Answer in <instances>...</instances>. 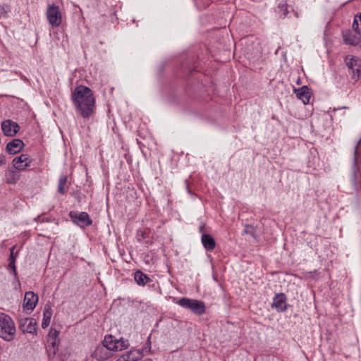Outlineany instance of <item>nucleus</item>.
Masks as SVG:
<instances>
[{"mask_svg":"<svg viewBox=\"0 0 361 361\" xmlns=\"http://www.w3.org/2000/svg\"><path fill=\"white\" fill-rule=\"evenodd\" d=\"M16 334V326L13 319L7 314L0 312V337L5 341H12Z\"/></svg>","mask_w":361,"mask_h":361,"instance_id":"obj_2","label":"nucleus"},{"mask_svg":"<svg viewBox=\"0 0 361 361\" xmlns=\"http://www.w3.org/2000/svg\"><path fill=\"white\" fill-rule=\"evenodd\" d=\"M69 216L72 221L80 227L84 228L92 224V221L87 212L71 211L69 212Z\"/></svg>","mask_w":361,"mask_h":361,"instance_id":"obj_6","label":"nucleus"},{"mask_svg":"<svg viewBox=\"0 0 361 361\" xmlns=\"http://www.w3.org/2000/svg\"><path fill=\"white\" fill-rule=\"evenodd\" d=\"M244 232L245 233L250 234V235H254V227L252 226L246 225Z\"/></svg>","mask_w":361,"mask_h":361,"instance_id":"obj_30","label":"nucleus"},{"mask_svg":"<svg viewBox=\"0 0 361 361\" xmlns=\"http://www.w3.org/2000/svg\"><path fill=\"white\" fill-rule=\"evenodd\" d=\"M272 307L276 308L278 312H283L287 310L286 297L283 293L276 294L274 299Z\"/></svg>","mask_w":361,"mask_h":361,"instance_id":"obj_12","label":"nucleus"},{"mask_svg":"<svg viewBox=\"0 0 361 361\" xmlns=\"http://www.w3.org/2000/svg\"><path fill=\"white\" fill-rule=\"evenodd\" d=\"M353 27L355 31L360 32L361 34V13L357 14L355 16Z\"/></svg>","mask_w":361,"mask_h":361,"instance_id":"obj_25","label":"nucleus"},{"mask_svg":"<svg viewBox=\"0 0 361 361\" xmlns=\"http://www.w3.org/2000/svg\"><path fill=\"white\" fill-rule=\"evenodd\" d=\"M8 11V7L6 5H0V16H6Z\"/></svg>","mask_w":361,"mask_h":361,"instance_id":"obj_29","label":"nucleus"},{"mask_svg":"<svg viewBox=\"0 0 361 361\" xmlns=\"http://www.w3.org/2000/svg\"><path fill=\"white\" fill-rule=\"evenodd\" d=\"M147 233L143 231H138L137 233V239L139 242H140L142 239L147 238Z\"/></svg>","mask_w":361,"mask_h":361,"instance_id":"obj_27","label":"nucleus"},{"mask_svg":"<svg viewBox=\"0 0 361 361\" xmlns=\"http://www.w3.org/2000/svg\"><path fill=\"white\" fill-rule=\"evenodd\" d=\"M178 304L183 308L191 310L194 314L197 315H201L205 312L204 303L200 300L182 298L179 299Z\"/></svg>","mask_w":361,"mask_h":361,"instance_id":"obj_4","label":"nucleus"},{"mask_svg":"<svg viewBox=\"0 0 361 361\" xmlns=\"http://www.w3.org/2000/svg\"><path fill=\"white\" fill-rule=\"evenodd\" d=\"M144 361H152V360L150 358H147V359H145Z\"/></svg>","mask_w":361,"mask_h":361,"instance_id":"obj_32","label":"nucleus"},{"mask_svg":"<svg viewBox=\"0 0 361 361\" xmlns=\"http://www.w3.org/2000/svg\"><path fill=\"white\" fill-rule=\"evenodd\" d=\"M8 267L12 269L13 274L15 277H17V271H16V261L10 260L8 261Z\"/></svg>","mask_w":361,"mask_h":361,"instance_id":"obj_28","label":"nucleus"},{"mask_svg":"<svg viewBox=\"0 0 361 361\" xmlns=\"http://www.w3.org/2000/svg\"><path fill=\"white\" fill-rule=\"evenodd\" d=\"M52 316V311L49 306H46L43 311V319L42 322V327L46 329L50 324L51 318Z\"/></svg>","mask_w":361,"mask_h":361,"instance_id":"obj_21","label":"nucleus"},{"mask_svg":"<svg viewBox=\"0 0 361 361\" xmlns=\"http://www.w3.org/2000/svg\"><path fill=\"white\" fill-rule=\"evenodd\" d=\"M54 340H60L59 339V332L54 329H50L49 332L48 334L47 341H54Z\"/></svg>","mask_w":361,"mask_h":361,"instance_id":"obj_26","label":"nucleus"},{"mask_svg":"<svg viewBox=\"0 0 361 361\" xmlns=\"http://www.w3.org/2000/svg\"><path fill=\"white\" fill-rule=\"evenodd\" d=\"M46 16L52 27H59L63 22V14L59 6L51 4L47 6Z\"/></svg>","mask_w":361,"mask_h":361,"instance_id":"obj_5","label":"nucleus"},{"mask_svg":"<svg viewBox=\"0 0 361 361\" xmlns=\"http://www.w3.org/2000/svg\"><path fill=\"white\" fill-rule=\"evenodd\" d=\"M294 92L296 94L297 97L302 100L304 104H307L310 103L311 91L307 86L305 85L299 89H295Z\"/></svg>","mask_w":361,"mask_h":361,"instance_id":"obj_14","label":"nucleus"},{"mask_svg":"<svg viewBox=\"0 0 361 361\" xmlns=\"http://www.w3.org/2000/svg\"><path fill=\"white\" fill-rule=\"evenodd\" d=\"M38 302V296L32 291L26 292L23 300V307L27 310H33Z\"/></svg>","mask_w":361,"mask_h":361,"instance_id":"obj_10","label":"nucleus"},{"mask_svg":"<svg viewBox=\"0 0 361 361\" xmlns=\"http://www.w3.org/2000/svg\"><path fill=\"white\" fill-rule=\"evenodd\" d=\"M360 35L361 34L357 31L354 32L348 31L343 35L344 42L346 44L356 45L360 42Z\"/></svg>","mask_w":361,"mask_h":361,"instance_id":"obj_15","label":"nucleus"},{"mask_svg":"<svg viewBox=\"0 0 361 361\" xmlns=\"http://www.w3.org/2000/svg\"><path fill=\"white\" fill-rule=\"evenodd\" d=\"M102 343L105 348L109 351H121L126 349L129 346L128 340L123 338L116 339L110 334L105 336Z\"/></svg>","mask_w":361,"mask_h":361,"instance_id":"obj_3","label":"nucleus"},{"mask_svg":"<svg viewBox=\"0 0 361 361\" xmlns=\"http://www.w3.org/2000/svg\"><path fill=\"white\" fill-rule=\"evenodd\" d=\"M201 241L207 250L212 251L214 250L216 241L210 234H203L201 237Z\"/></svg>","mask_w":361,"mask_h":361,"instance_id":"obj_17","label":"nucleus"},{"mask_svg":"<svg viewBox=\"0 0 361 361\" xmlns=\"http://www.w3.org/2000/svg\"><path fill=\"white\" fill-rule=\"evenodd\" d=\"M31 159L29 155L23 154L13 160V166L17 170H24L29 166Z\"/></svg>","mask_w":361,"mask_h":361,"instance_id":"obj_11","label":"nucleus"},{"mask_svg":"<svg viewBox=\"0 0 361 361\" xmlns=\"http://www.w3.org/2000/svg\"><path fill=\"white\" fill-rule=\"evenodd\" d=\"M71 101L82 118H88L94 113L95 99L93 92L88 87L77 86L71 94Z\"/></svg>","mask_w":361,"mask_h":361,"instance_id":"obj_1","label":"nucleus"},{"mask_svg":"<svg viewBox=\"0 0 361 361\" xmlns=\"http://www.w3.org/2000/svg\"><path fill=\"white\" fill-rule=\"evenodd\" d=\"M47 350L48 356L53 358L59 350L60 340L47 341Z\"/></svg>","mask_w":361,"mask_h":361,"instance_id":"obj_18","label":"nucleus"},{"mask_svg":"<svg viewBox=\"0 0 361 361\" xmlns=\"http://www.w3.org/2000/svg\"><path fill=\"white\" fill-rule=\"evenodd\" d=\"M68 180V178L66 176H61L59 180V184H58V192L61 194L64 195L66 193V183Z\"/></svg>","mask_w":361,"mask_h":361,"instance_id":"obj_24","label":"nucleus"},{"mask_svg":"<svg viewBox=\"0 0 361 361\" xmlns=\"http://www.w3.org/2000/svg\"><path fill=\"white\" fill-rule=\"evenodd\" d=\"M14 250H15V246H13L11 249V254H10V257L8 258V261L10 260H13V261H16V257H17V252L16 255H14Z\"/></svg>","mask_w":361,"mask_h":361,"instance_id":"obj_31","label":"nucleus"},{"mask_svg":"<svg viewBox=\"0 0 361 361\" xmlns=\"http://www.w3.org/2000/svg\"><path fill=\"white\" fill-rule=\"evenodd\" d=\"M24 143L20 139H13L6 145V152L11 154L20 152L24 147Z\"/></svg>","mask_w":361,"mask_h":361,"instance_id":"obj_13","label":"nucleus"},{"mask_svg":"<svg viewBox=\"0 0 361 361\" xmlns=\"http://www.w3.org/2000/svg\"><path fill=\"white\" fill-rule=\"evenodd\" d=\"M277 8V11L279 13H281V17L282 18H285L288 13V5L284 0H281L279 1Z\"/></svg>","mask_w":361,"mask_h":361,"instance_id":"obj_23","label":"nucleus"},{"mask_svg":"<svg viewBox=\"0 0 361 361\" xmlns=\"http://www.w3.org/2000/svg\"><path fill=\"white\" fill-rule=\"evenodd\" d=\"M19 328L24 333L35 334L37 322L33 318H22L19 320Z\"/></svg>","mask_w":361,"mask_h":361,"instance_id":"obj_9","label":"nucleus"},{"mask_svg":"<svg viewBox=\"0 0 361 361\" xmlns=\"http://www.w3.org/2000/svg\"><path fill=\"white\" fill-rule=\"evenodd\" d=\"M360 49H361V44H360Z\"/></svg>","mask_w":361,"mask_h":361,"instance_id":"obj_33","label":"nucleus"},{"mask_svg":"<svg viewBox=\"0 0 361 361\" xmlns=\"http://www.w3.org/2000/svg\"><path fill=\"white\" fill-rule=\"evenodd\" d=\"M360 143H361V138L357 142V145H356L355 150H354V154H355V157H354V169H353V178H352V181H353L354 185H356L357 182V178L358 170L356 168V164H357V157H356V155L357 154V149H358V147L360 145Z\"/></svg>","mask_w":361,"mask_h":361,"instance_id":"obj_22","label":"nucleus"},{"mask_svg":"<svg viewBox=\"0 0 361 361\" xmlns=\"http://www.w3.org/2000/svg\"><path fill=\"white\" fill-rule=\"evenodd\" d=\"M345 61L349 71L353 74V78L355 81L357 80L361 72V60L355 56H348Z\"/></svg>","mask_w":361,"mask_h":361,"instance_id":"obj_7","label":"nucleus"},{"mask_svg":"<svg viewBox=\"0 0 361 361\" xmlns=\"http://www.w3.org/2000/svg\"><path fill=\"white\" fill-rule=\"evenodd\" d=\"M134 279L135 282L140 286H145L149 283L151 279L141 271H136L134 274Z\"/></svg>","mask_w":361,"mask_h":361,"instance_id":"obj_20","label":"nucleus"},{"mask_svg":"<svg viewBox=\"0 0 361 361\" xmlns=\"http://www.w3.org/2000/svg\"><path fill=\"white\" fill-rule=\"evenodd\" d=\"M105 349L106 348L104 345L97 346L93 353L94 357L97 358V360L100 361H104L108 359L110 357L111 353L110 352L106 351L104 353H103V351H104Z\"/></svg>","mask_w":361,"mask_h":361,"instance_id":"obj_19","label":"nucleus"},{"mask_svg":"<svg viewBox=\"0 0 361 361\" xmlns=\"http://www.w3.org/2000/svg\"><path fill=\"white\" fill-rule=\"evenodd\" d=\"M143 349L132 350L116 361H137L143 357Z\"/></svg>","mask_w":361,"mask_h":361,"instance_id":"obj_16","label":"nucleus"},{"mask_svg":"<svg viewBox=\"0 0 361 361\" xmlns=\"http://www.w3.org/2000/svg\"><path fill=\"white\" fill-rule=\"evenodd\" d=\"M1 128L4 135L7 137L15 136L20 129L16 122L10 119L4 121L1 124Z\"/></svg>","mask_w":361,"mask_h":361,"instance_id":"obj_8","label":"nucleus"}]
</instances>
